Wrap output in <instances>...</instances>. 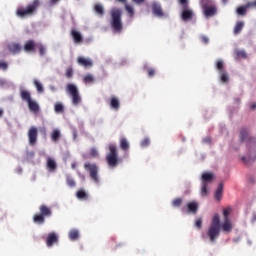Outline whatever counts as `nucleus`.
Masks as SVG:
<instances>
[{"mask_svg": "<svg viewBox=\"0 0 256 256\" xmlns=\"http://www.w3.org/2000/svg\"><path fill=\"white\" fill-rule=\"evenodd\" d=\"M247 9H249L247 5L238 7L237 8L238 15H245L247 13Z\"/></svg>", "mask_w": 256, "mask_h": 256, "instance_id": "e433bc0d", "label": "nucleus"}, {"mask_svg": "<svg viewBox=\"0 0 256 256\" xmlns=\"http://www.w3.org/2000/svg\"><path fill=\"white\" fill-rule=\"evenodd\" d=\"M66 184L68 185V187H70L71 189H73L74 187H76L77 183L75 182V179H73V177L67 175L66 176Z\"/></svg>", "mask_w": 256, "mask_h": 256, "instance_id": "c85d7f7f", "label": "nucleus"}, {"mask_svg": "<svg viewBox=\"0 0 256 256\" xmlns=\"http://www.w3.org/2000/svg\"><path fill=\"white\" fill-rule=\"evenodd\" d=\"M66 77H67V79H71L73 77V68L72 67H68L66 69Z\"/></svg>", "mask_w": 256, "mask_h": 256, "instance_id": "37998d69", "label": "nucleus"}, {"mask_svg": "<svg viewBox=\"0 0 256 256\" xmlns=\"http://www.w3.org/2000/svg\"><path fill=\"white\" fill-rule=\"evenodd\" d=\"M54 111H55V113H64L65 106H63V104H61L60 102H57L54 105Z\"/></svg>", "mask_w": 256, "mask_h": 256, "instance_id": "7c9ffc66", "label": "nucleus"}, {"mask_svg": "<svg viewBox=\"0 0 256 256\" xmlns=\"http://www.w3.org/2000/svg\"><path fill=\"white\" fill-rule=\"evenodd\" d=\"M90 157H99V151L96 148L90 149Z\"/></svg>", "mask_w": 256, "mask_h": 256, "instance_id": "c03bdc74", "label": "nucleus"}, {"mask_svg": "<svg viewBox=\"0 0 256 256\" xmlns=\"http://www.w3.org/2000/svg\"><path fill=\"white\" fill-rule=\"evenodd\" d=\"M5 83H7L5 80H0V86L3 87V85H5Z\"/></svg>", "mask_w": 256, "mask_h": 256, "instance_id": "864d4df0", "label": "nucleus"}, {"mask_svg": "<svg viewBox=\"0 0 256 256\" xmlns=\"http://www.w3.org/2000/svg\"><path fill=\"white\" fill-rule=\"evenodd\" d=\"M84 169L90 173V179L99 184V167L97 164L87 162L84 164Z\"/></svg>", "mask_w": 256, "mask_h": 256, "instance_id": "9d476101", "label": "nucleus"}, {"mask_svg": "<svg viewBox=\"0 0 256 256\" xmlns=\"http://www.w3.org/2000/svg\"><path fill=\"white\" fill-rule=\"evenodd\" d=\"M60 137H61V131H59V129H54L51 133V140L54 143H57V141H59Z\"/></svg>", "mask_w": 256, "mask_h": 256, "instance_id": "5701e85b", "label": "nucleus"}, {"mask_svg": "<svg viewBox=\"0 0 256 256\" xmlns=\"http://www.w3.org/2000/svg\"><path fill=\"white\" fill-rule=\"evenodd\" d=\"M66 91L70 95L73 105L77 106L81 103V95H79V90L75 84H67Z\"/></svg>", "mask_w": 256, "mask_h": 256, "instance_id": "1a4fd4ad", "label": "nucleus"}, {"mask_svg": "<svg viewBox=\"0 0 256 256\" xmlns=\"http://www.w3.org/2000/svg\"><path fill=\"white\" fill-rule=\"evenodd\" d=\"M41 7V0H33L31 3L27 4L26 7H18L16 10L17 17L20 19H25V17H33L37 13V9Z\"/></svg>", "mask_w": 256, "mask_h": 256, "instance_id": "7ed1b4c3", "label": "nucleus"}, {"mask_svg": "<svg viewBox=\"0 0 256 256\" xmlns=\"http://www.w3.org/2000/svg\"><path fill=\"white\" fill-rule=\"evenodd\" d=\"M39 211L40 213L34 214L33 222L36 223V225H43V223H45V217H51L53 211L45 204L40 205Z\"/></svg>", "mask_w": 256, "mask_h": 256, "instance_id": "423d86ee", "label": "nucleus"}, {"mask_svg": "<svg viewBox=\"0 0 256 256\" xmlns=\"http://www.w3.org/2000/svg\"><path fill=\"white\" fill-rule=\"evenodd\" d=\"M209 3H211L210 0H202L201 1L203 15L206 19L215 17V15H217V6L210 5Z\"/></svg>", "mask_w": 256, "mask_h": 256, "instance_id": "6e6552de", "label": "nucleus"}, {"mask_svg": "<svg viewBox=\"0 0 256 256\" xmlns=\"http://www.w3.org/2000/svg\"><path fill=\"white\" fill-rule=\"evenodd\" d=\"M111 15V28L115 33H121L123 31V20L121 19V9L113 8L110 12Z\"/></svg>", "mask_w": 256, "mask_h": 256, "instance_id": "20e7f679", "label": "nucleus"}, {"mask_svg": "<svg viewBox=\"0 0 256 256\" xmlns=\"http://www.w3.org/2000/svg\"><path fill=\"white\" fill-rule=\"evenodd\" d=\"M47 168L49 171H55L57 169V163L52 158L47 159Z\"/></svg>", "mask_w": 256, "mask_h": 256, "instance_id": "a878e982", "label": "nucleus"}, {"mask_svg": "<svg viewBox=\"0 0 256 256\" xmlns=\"http://www.w3.org/2000/svg\"><path fill=\"white\" fill-rule=\"evenodd\" d=\"M230 214L231 208H226L223 210L224 222L222 225L219 214H214L212 223L207 231V236L209 237L211 243H215V241H217V238L221 233V227L224 233H231V231H233V223H231V218L229 217Z\"/></svg>", "mask_w": 256, "mask_h": 256, "instance_id": "f257e3e1", "label": "nucleus"}, {"mask_svg": "<svg viewBox=\"0 0 256 256\" xmlns=\"http://www.w3.org/2000/svg\"><path fill=\"white\" fill-rule=\"evenodd\" d=\"M120 3H127V0H118Z\"/></svg>", "mask_w": 256, "mask_h": 256, "instance_id": "13d9d810", "label": "nucleus"}, {"mask_svg": "<svg viewBox=\"0 0 256 256\" xmlns=\"http://www.w3.org/2000/svg\"><path fill=\"white\" fill-rule=\"evenodd\" d=\"M110 107L111 109H114V111H119V108L121 107V102H119V98L113 96L110 99Z\"/></svg>", "mask_w": 256, "mask_h": 256, "instance_id": "a211bd4d", "label": "nucleus"}, {"mask_svg": "<svg viewBox=\"0 0 256 256\" xmlns=\"http://www.w3.org/2000/svg\"><path fill=\"white\" fill-rule=\"evenodd\" d=\"M255 108H256V103H253V104L251 105V109L254 111Z\"/></svg>", "mask_w": 256, "mask_h": 256, "instance_id": "6e6d98bb", "label": "nucleus"}, {"mask_svg": "<svg viewBox=\"0 0 256 256\" xmlns=\"http://www.w3.org/2000/svg\"><path fill=\"white\" fill-rule=\"evenodd\" d=\"M0 117H3V110L0 109Z\"/></svg>", "mask_w": 256, "mask_h": 256, "instance_id": "bf43d9fd", "label": "nucleus"}, {"mask_svg": "<svg viewBox=\"0 0 256 256\" xmlns=\"http://www.w3.org/2000/svg\"><path fill=\"white\" fill-rule=\"evenodd\" d=\"M221 197H223V183L218 185L215 192V199H217V201H221Z\"/></svg>", "mask_w": 256, "mask_h": 256, "instance_id": "4be33fe9", "label": "nucleus"}, {"mask_svg": "<svg viewBox=\"0 0 256 256\" xmlns=\"http://www.w3.org/2000/svg\"><path fill=\"white\" fill-rule=\"evenodd\" d=\"M172 205L173 207H181V205H183V198H175L172 201Z\"/></svg>", "mask_w": 256, "mask_h": 256, "instance_id": "c9c22d12", "label": "nucleus"}, {"mask_svg": "<svg viewBox=\"0 0 256 256\" xmlns=\"http://www.w3.org/2000/svg\"><path fill=\"white\" fill-rule=\"evenodd\" d=\"M94 10L98 15H101V16L105 15V9L101 4H95Z\"/></svg>", "mask_w": 256, "mask_h": 256, "instance_id": "c756f323", "label": "nucleus"}, {"mask_svg": "<svg viewBox=\"0 0 256 256\" xmlns=\"http://www.w3.org/2000/svg\"><path fill=\"white\" fill-rule=\"evenodd\" d=\"M147 72H148V77H154V75H155V69H153V68H148V69H147Z\"/></svg>", "mask_w": 256, "mask_h": 256, "instance_id": "09e8293b", "label": "nucleus"}, {"mask_svg": "<svg viewBox=\"0 0 256 256\" xmlns=\"http://www.w3.org/2000/svg\"><path fill=\"white\" fill-rule=\"evenodd\" d=\"M195 227L197 229H201L203 227V219L202 218H198L195 221Z\"/></svg>", "mask_w": 256, "mask_h": 256, "instance_id": "79ce46f5", "label": "nucleus"}, {"mask_svg": "<svg viewBox=\"0 0 256 256\" xmlns=\"http://www.w3.org/2000/svg\"><path fill=\"white\" fill-rule=\"evenodd\" d=\"M34 85L39 93H43V85L39 81L34 80Z\"/></svg>", "mask_w": 256, "mask_h": 256, "instance_id": "58836bf2", "label": "nucleus"}, {"mask_svg": "<svg viewBox=\"0 0 256 256\" xmlns=\"http://www.w3.org/2000/svg\"><path fill=\"white\" fill-rule=\"evenodd\" d=\"M72 169H75V164H72Z\"/></svg>", "mask_w": 256, "mask_h": 256, "instance_id": "052dcab7", "label": "nucleus"}, {"mask_svg": "<svg viewBox=\"0 0 256 256\" xmlns=\"http://www.w3.org/2000/svg\"><path fill=\"white\" fill-rule=\"evenodd\" d=\"M50 3H53V4L59 3V0H50Z\"/></svg>", "mask_w": 256, "mask_h": 256, "instance_id": "5fc2aeb1", "label": "nucleus"}, {"mask_svg": "<svg viewBox=\"0 0 256 256\" xmlns=\"http://www.w3.org/2000/svg\"><path fill=\"white\" fill-rule=\"evenodd\" d=\"M213 181V173L202 174V183H211Z\"/></svg>", "mask_w": 256, "mask_h": 256, "instance_id": "b1692460", "label": "nucleus"}, {"mask_svg": "<svg viewBox=\"0 0 256 256\" xmlns=\"http://www.w3.org/2000/svg\"><path fill=\"white\" fill-rule=\"evenodd\" d=\"M20 97L22 101H25L28 105V109L32 113H39V104L37 101L31 99V92L27 90H21Z\"/></svg>", "mask_w": 256, "mask_h": 256, "instance_id": "0eeeda50", "label": "nucleus"}, {"mask_svg": "<svg viewBox=\"0 0 256 256\" xmlns=\"http://www.w3.org/2000/svg\"><path fill=\"white\" fill-rule=\"evenodd\" d=\"M223 60H218L216 63V69H218L219 73H223L225 71Z\"/></svg>", "mask_w": 256, "mask_h": 256, "instance_id": "72a5a7b5", "label": "nucleus"}, {"mask_svg": "<svg viewBox=\"0 0 256 256\" xmlns=\"http://www.w3.org/2000/svg\"><path fill=\"white\" fill-rule=\"evenodd\" d=\"M57 243H59V235L55 232H50L46 237L47 247H53Z\"/></svg>", "mask_w": 256, "mask_h": 256, "instance_id": "ddd939ff", "label": "nucleus"}, {"mask_svg": "<svg viewBox=\"0 0 256 256\" xmlns=\"http://www.w3.org/2000/svg\"><path fill=\"white\" fill-rule=\"evenodd\" d=\"M83 81L84 83H87V84L95 83V77L91 74H88L84 76Z\"/></svg>", "mask_w": 256, "mask_h": 256, "instance_id": "2f4dec72", "label": "nucleus"}, {"mask_svg": "<svg viewBox=\"0 0 256 256\" xmlns=\"http://www.w3.org/2000/svg\"><path fill=\"white\" fill-rule=\"evenodd\" d=\"M236 55L237 57H241L242 59H247V53H245V51L243 50L236 51Z\"/></svg>", "mask_w": 256, "mask_h": 256, "instance_id": "a19ab883", "label": "nucleus"}, {"mask_svg": "<svg viewBox=\"0 0 256 256\" xmlns=\"http://www.w3.org/2000/svg\"><path fill=\"white\" fill-rule=\"evenodd\" d=\"M71 36L74 39V43H83V36H81V33L79 31L72 29Z\"/></svg>", "mask_w": 256, "mask_h": 256, "instance_id": "aec40b11", "label": "nucleus"}, {"mask_svg": "<svg viewBox=\"0 0 256 256\" xmlns=\"http://www.w3.org/2000/svg\"><path fill=\"white\" fill-rule=\"evenodd\" d=\"M120 148L122 149V151L129 150V141H127L126 138L120 139Z\"/></svg>", "mask_w": 256, "mask_h": 256, "instance_id": "cd10ccee", "label": "nucleus"}, {"mask_svg": "<svg viewBox=\"0 0 256 256\" xmlns=\"http://www.w3.org/2000/svg\"><path fill=\"white\" fill-rule=\"evenodd\" d=\"M7 67H9V65L7 64V62H5V61H0V69H2L3 71H6Z\"/></svg>", "mask_w": 256, "mask_h": 256, "instance_id": "49530a36", "label": "nucleus"}, {"mask_svg": "<svg viewBox=\"0 0 256 256\" xmlns=\"http://www.w3.org/2000/svg\"><path fill=\"white\" fill-rule=\"evenodd\" d=\"M68 237L70 241H77V239H79V230H70Z\"/></svg>", "mask_w": 256, "mask_h": 256, "instance_id": "393cba45", "label": "nucleus"}, {"mask_svg": "<svg viewBox=\"0 0 256 256\" xmlns=\"http://www.w3.org/2000/svg\"><path fill=\"white\" fill-rule=\"evenodd\" d=\"M220 79L222 83H229V75H227V72H220Z\"/></svg>", "mask_w": 256, "mask_h": 256, "instance_id": "f704fd0d", "label": "nucleus"}, {"mask_svg": "<svg viewBox=\"0 0 256 256\" xmlns=\"http://www.w3.org/2000/svg\"><path fill=\"white\" fill-rule=\"evenodd\" d=\"M109 152L106 155V161L109 167L114 169L119 165V152L117 151V145L109 144L108 145Z\"/></svg>", "mask_w": 256, "mask_h": 256, "instance_id": "39448f33", "label": "nucleus"}, {"mask_svg": "<svg viewBox=\"0 0 256 256\" xmlns=\"http://www.w3.org/2000/svg\"><path fill=\"white\" fill-rule=\"evenodd\" d=\"M8 51L12 53L13 55H17V53H21V44L19 43H10L8 44Z\"/></svg>", "mask_w": 256, "mask_h": 256, "instance_id": "2eb2a0df", "label": "nucleus"}, {"mask_svg": "<svg viewBox=\"0 0 256 256\" xmlns=\"http://www.w3.org/2000/svg\"><path fill=\"white\" fill-rule=\"evenodd\" d=\"M207 183H202L201 194L207 195Z\"/></svg>", "mask_w": 256, "mask_h": 256, "instance_id": "a18cd8bd", "label": "nucleus"}, {"mask_svg": "<svg viewBox=\"0 0 256 256\" xmlns=\"http://www.w3.org/2000/svg\"><path fill=\"white\" fill-rule=\"evenodd\" d=\"M134 3H137V5H141V3H144L145 0H132Z\"/></svg>", "mask_w": 256, "mask_h": 256, "instance_id": "603ef678", "label": "nucleus"}, {"mask_svg": "<svg viewBox=\"0 0 256 256\" xmlns=\"http://www.w3.org/2000/svg\"><path fill=\"white\" fill-rule=\"evenodd\" d=\"M246 7L249 9L250 7H254L256 9V0L254 2L246 3Z\"/></svg>", "mask_w": 256, "mask_h": 256, "instance_id": "3c124183", "label": "nucleus"}, {"mask_svg": "<svg viewBox=\"0 0 256 256\" xmlns=\"http://www.w3.org/2000/svg\"><path fill=\"white\" fill-rule=\"evenodd\" d=\"M180 4L184 7V9H187L189 7V0H179Z\"/></svg>", "mask_w": 256, "mask_h": 256, "instance_id": "de8ad7c7", "label": "nucleus"}, {"mask_svg": "<svg viewBox=\"0 0 256 256\" xmlns=\"http://www.w3.org/2000/svg\"><path fill=\"white\" fill-rule=\"evenodd\" d=\"M36 47H38L40 57H43L46 51L45 46H43V44H38Z\"/></svg>", "mask_w": 256, "mask_h": 256, "instance_id": "4c0bfd02", "label": "nucleus"}, {"mask_svg": "<svg viewBox=\"0 0 256 256\" xmlns=\"http://www.w3.org/2000/svg\"><path fill=\"white\" fill-rule=\"evenodd\" d=\"M252 221H253V222L256 221V214H254V215L252 216Z\"/></svg>", "mask_w": 256, "mask_h": 256, "instance_id": "4d7b16f0", "label": "nucleus"}, {"mask_svg": "<svg viewBox=\"0 0 256 256\" xmlns=\"http://www.w3.org/2000/svg\"><path fill=\"white\" fill-rule=\"evenodd\" d=\"M152 11H153V14L156 15V17H163V9L161 8V5L157 3H153Z\"/></svg>", "mask_w": 256, "mask_h": 256, "instance_id": "6ab92c4d", "label": "nucleus"}, {"mask_svg": "<svg viewBox=\"0 0 256 256\" xmlns=\"http://www.w3.org/2000/svg\"><path fill=\"white\" fill-rule=\"evenodd\" d=\"M77 63L78 65H81V67H91L93 65V61H91V59L84 57H78Z\"/></svg>", "mask_w": 256, "mask_h": 256, "instance_id": "f3484780", "label": "nucleus"}, {"mask_svg": "<svg viewBox=\"0 0 256 256\" xmlns=\"http://www.w3.org/2000/svg\"><path fill=\"white\" fill-rule=\"evenodd\" d=\"M36 47L35 40H28L24 44V51H26V53H34Z\"/></svg>", "mask_w": 256, "mask_h": 256, "instance_id": "4468645a", "label": "nucleus"}, {"mask_svg": "<svg viewBox=\"0 0 256 256\" xmlns=\"http://www.w3.org/2000/svg\"><path fill=\"white\" fill-rule=\"evenodd\" d=\"M39 135V132L37 130V127L32 126L28 130V141L30 145H36L37 144V137Z\"/></svg>", "mask_w": 256, "mask_h": 256, "instance_id": "f8f14e48", "label": "nucleus"}, {"mask_svg": "<svg viewBox=\"0 0 256 256\" xmlns=\"http://www.w3.org/2000/svg\"><path fill=\"white\" fill-rule=\"evenodd\" d=\"M240 140L243 141H249V147H250V154L248 155V158L243 156L242 161L243 163H252L256 159V142L255 138L249 137V130L246 128H242L240 130Z\"/></svg>", "mask_w": 256, "mask_h": 256, "instance_id": "f03ea898", "label": "nucleus"}, {"mask_svg": "<svg viewBox=\"0 0 256 256\" xmlns=\"http://www.w3.org/2000/svg\"><path fill=\"white\" fill-rule=\"evenodd\" d=\"M201 41L202 43H204V45H207L209 43V37L201 36Z\"/></svg>", "mask_w": 256, "mask_h": 256, "instance_id": "8fccbe9b", "label": "nucleus"}, {"mask_svg": "<svg viewBox=\"0 0 256 256\" xmlns=\"http://www.w3.org/2000/svg\"><path fill=\"white\" fill-rule=\"evenodd\" d=\"M181 17L184 21H191L193 19V10L184 8L181 14Z\"/></svg>", "mask_w": 256, "mask_h": 256, "instance_id": "dca6fc26", "label": "nucleus"}, {"mask_svg": "<svg viewBox=\"0 0 256 256\" xmlns=\"http://www.w3.org/2000/svg\"><path fill=\"white\" fill-rule=\"evenodd\" d=\"M243 27H245L244 22H237L234 27V35H239V33H241V31L243 30Z\"/></svg>", "mask_w": 256, "mask_h": 256, "instance_id": "bb28decb", "label": "nucleus"}, {"mask_svg": "<svg viewBox=\"0 0 256 256\" xmlns=\"http://www.w3.org/2000/svg\"><path fill=\"white\" fill-rule=\"evenodd\" d=\"M125 10L127 11L129 17H133V15H135V9L131 5L126 4L125 5Z\"/></svg>", "mask_w": 256, "mask_h": 256, "instance_id": "473e14b6", "label": "nucleus"}, {"mask_svg": "<svg viewBox=\"0 0 256 256\" xmlns=\"http://www.w3.org/2000/svg\"><path fill=\"white\" fill-rule=\"evenodd\" d=\"M140 145L141 147H149V145H151V140L149 138H144Z\"/></svg>", "mask_w": 256, "mask_h": 256, "instance_id": "ea45409f", "label": "nucleus"}, {"mask_svg": "<svg viewBox=\"0 0 256 256\" xmlns=\"http://www.w3.org/2000/svg\"><path fill=\"white\" fill-rule=\"evenodd\" d=\"M185 211L186 213H191L192 215L197 214V211H199V203L195 201L188 202L186 208H182V213H185Z\"/></svg>", "mask_w": 256, "mask_h": 256, "instance_id": "9b49d317", "label": "nucleus"}, {"mask_svg": "<svg viewBox=\"0 0 256 256\" xmlns=\"http://www.w3.org/2000/svg\"><path fill=\"white\" fill-rule=\"evenodd\" d=\"M76 197H77V199L87 201L89 199V194H87V192H85V190L80 189L76 192Z\"/></svg>", "mask_w": 256, "mask_h": 256, "instance_id": "412c9836", "label": "nucleus"}]
</instances>
